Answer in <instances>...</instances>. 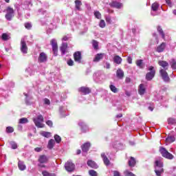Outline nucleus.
Here are the masks:
<instances>
[{
  "mask_svg": "<svg viewBox=\"0 0 176 176\" xmlns=\"http://www.w3.org/2000/svg\"><path fill=\"white\" fill-rule=\"evenodd\" d=\"M158 65L163 69L160 70V75L164 80V82H170V77L168 74H167V69H168L169 65L166 60H159Z\"/></svg>",
  "mask_w": 176,
  "mask_h": 176,
  "instance_id": "obj_1",
  "label": "nucleus"
},
{
  "mask_svg": "<svg viewBox=\"0 0 176 176\" xmlns=\"http://www.w3.org/2000/svg\"><path fill=\"white\" fill-rule=\"evenodd\" d=\"M155 173L157 176H162V174L164 173V170L163 169V162L160 160L155 161Z\"/></svg>",
  "mask_w": 176,
  "mask_h": 176,
  "instance_id": "obj_2",
  "label": "nucleus"
},
{
  "mask_svg": "<svg viewBox=\"0 0 176 176\" xmlns=\"http://www.w3.org/2000/svg\"><path fill=\"white\" fill-rule=\"evenodd\" d=\"M160 153L163 157H165V159H168L169 160H173V159H174V155L168 153V151L164 147H160Z\"/></svg>",
  "mask_w": 176,
  "mask_h": 176,
  "instance_id": "obj_3",
  "label": "nucleus"
},
{
  "mask_svg": "<svg viewBox=\"0 0 176 176\" xmlns=\"http://www.w3.org/2000/svg\"><path fill=\"white\" fill-rule=\"evenodd\" d=\"M33 121L36 127H38L39 129L45 127V124H43V116L42 115H39L36 118H33Z\"/></svg>",
  "mask_w": 176,
  "mask_h": 176,
  "instance_id": "obj_4",
  "label": "nucleus"
},
{
  "mask_svg": "<svg viewBox=\"0 0 176 176\" xmlns=\"http://www.w3.org/2000/svg\"><path fill=\"white\" fill-rule=\"evenodd\" d=\"M148 71L146 75V80H152L153 78H155V75L156 74V70H155V67L153 66L148 67Z\"/></svg>",
  "mask_w": 176,
  "mask_h": 176,
  "instance_id": "obj_5",
  "label": "nucleus"
},
{
  "mask_svg": "<svg viewBox=\"0 0 176 176\" xmlns=\"http://www.w3.org/2000/svg\"><path fill=\"white\" fill-rule=\"evenodd\" d=\"M105 76L101 72H97L94 74V80H95V82H102Z\"/></svg>",
  "mask_w": 176,
  "mask_h": 176,
  "instance_id": "obj_6",
  "label": "nucleus"
},
{
  "mask_svg": "<svg viewBox=\"0 0 176 176\" xmlns=\"http://www.w3.org/2000/svg\"><path fill=\"white\" fill-rule=\"evenodd\" d=\"M65 168L66 171L72 173L75 170V164L72 161H67L65 164Z\"/></svg>",
  "mask_w": 176,
  "mask_h": 176,
  "instance_id": "obj_7",
  "label": "nucleus"
},
{
  "mask_svg": "<svg viewBox=\"0 0 176 176\" xmlns=\"http://www.w3.org/2000/svg\"><path fill=\"white\" fill-rule=\"evenodd\" d=\"M28 50V47H27V43H25V37H24L21 41V52L23 54H27Z\"/></svg>",
  "mask_w": 176,
  "mask_h": 176,
  "instance_id": "obj_8",
  "label": "nucleus"
},
{
  "mask_svg": "<svg viewBox=\"0 0 176 176\" xmlns=\"http://www.w3.org/2000/svg\"><path fill=\"white\" fill-rule=\"evenodd\" d=\"M50 43L52 46V50L54 56H57V53H58V46L57 45V41L53 38L51 40Z\"/></svg>",
  "mask_w": 176,
  "mask_h": 176,
  "instance_id": "obj_9",
  "label": "nucleus"
},
{
  "mask_svg": "<svg viewBox=\"0 0 176 176\" xmlns=\"http://www.w3.org/2000/svg\"><path fill=\"white\" fill-rule=\"evenodd\" d=\"M14 16V10L13 8H8L7 9V13L6 14V19L10 21L12 20V18Z\"/></svg>",
  "mask_w": 176,
  "mask_h": 176,
  "instance_id": "obj_10",
  "label": "nucleus"
},
{
  "mask_svg": "<svg viewBox=\"0 0 176 176\" xmlns=\"http://www.w3.org/2000/svg\"><path fill=\"white\" fill-rule=\"evenodd\" d=\"M47 61V55L45 52L40 53L38 57V63H46Z\"/></svg>",
  "mask_w": 176,
  "mask_h": 176,
  "instance_id": "obj_11",
  "label": "nucleus"
},
{
  "mask_svg": "<svg viewBox=\"0 0 176 176\" xmlns=\"http://www.w3.org/2000/svg\"><path fill=\"white\" fill-rule=\"evenodd\" d=\"M74 61H76V63H80V62L82 61V53H80V52H76L74 54Z\"/></svg>",
  "mask_w": 176,
  "mask_h": 176,
  "instance_id": "obj_12",
  "label": "nucleus"
},
{
  "mask_svg": "<svg viewBox=\"0 0 176 176\" xmlns=\"http://www.w3.org/2000/svg\"><path fill=\"white\" fill-rule=\"evenodd\" d=\"M165 49H166V43H162L161 45L157 47L156 51L157 52V53H162L164 52Z\"/></svg>",
  "mask_w": 176,
  "mask_h": 176,
  "instance_id": "obj_13",
  "label": "nucleus"
},
{
  "mask_svg": "<svg viewBox=\"0 0 176 176\" xmlns=\"http://www.w3.org/2000/svg\"><path fill=\"white\" fill-rule=\"evenodd\" d=\"M87 166L91 167V168H98V165L96 164V162L91 160H89L87 162Z\"/></svg>",
  "mask_w": 176,
  "mask_h": 176,
  "instance_id": "obj_14",
  "label": "nucleus"
},
{
  "mask_svg": "<svg viewBox=\"0 0 176 176\" xmlns=\"http://www.w3.org/2000/svg\"><path fill=\"white\" fill-rule=\"evenodd\" d=\"M146 89L145 88V85L144 84H140L138 89V93L140 96H144L145 94Z\"/></svg>",
  "mask_w": 176,
  "mask_h": 176,
  "instance_id": "obj_15",
  "label": "nucleus"
},
{
  "mask_svg": "<svg viewBox=\"0 0 176 176\" xmlns=\"http://www.w3.org/2000/svg\"><path fill=\"white\" fill-rule=\"evenodd\" d=\"M104 54H98L95 56V58H94V63H98L100 60H102L104 58Z\"/></svg>",
  "mask_w": 176,
  "mask_h": 176,
  "instance_id": "obj_16",
  "label": "nucleus"
},
{
  "mask_svg": "<svg viewBox=\"0 0 176 176\" xmlns=\"http://www.w3.org/2000/svg\"><path fill=\"white\" fill-rule=\"evenodd\" d=\"M49 158L46 155H41L38 159L39 163L43 164V163H47Z\"/></svg>",
  "mask_w": 176,
  "mask_h": 176,
  "instance_id": "obj_17",
  "label": "nucleus"
},
{
  "mask_svg": "<svg viewBox=\"0 0 176 176\" xmlns=\"http://www.w3.org/2000/svg\"><path fill=\"white\" fill-rule=\"evenodd\" d=\"M78 91L80 93H82V94H89L90 93V89L85 87H82L78 89Z\"/></svg>",
  "mask_w": 176,
  "mask_h": 176,
  "instance_id": "obj_18",
  "label": "nucleus"
},
{
  "mask_svg": "<svg viewBox=\"0 0 176 176\" xmlns=\"http://www.w3.org/2000/svg\"><path fill=\"white\" fill-rule=\"evenodd\" d=\"M111 6H112V8H116L117 9H120L122 8L123 5L118 1H113L111 3Z\"/></svg>",
  "mask_w": 176,
  "mask_h": 176,
  "instance_id": "obj_19",
  "label": "nucleus"
},
{
  "mask_svg": "<svg viewBox=\"0 0 176 176\" xmlns=\"http://www.w3.org/2000/svg\"><path fill=\"white\" fill-rule=\"evenodd\" d=\"M82 152H88L89 151V148H90V143L87 142L85 143L82 146Z\"/></svg>",
  "mask_w": 176,
  "mask_h": 176,
  "instance_id": "obj_20",
  "label": "nucleus"
},
{
  "mask_svg": "<svg viewBox=\"0 0 176 176\" xmlns=\"http://www.w3.org/2000/svg\"><path fill=\"white\" fill-rule=\"evenodd\" d=\"M18 167L21 171H24L26 168L25 164L23 161H19Z\"/></svg>",
  "mask_w": 176,
  "mask_h": 176,
  "instance_id": "obj_21",
  "label": "nucleus"
},
{
  "mask_svg": "<svg viewBox=\"0 0 176 176\" xmlns=\"http://www.w3.org/2000/svg\"><path fill=\"white\" fill-rule=\"evenodd\" d=\"M68 45L66 43H63L60 47V52L62 54H65Z\"/></svg>",
  "mask_w": 176,
  "mask_h": 176,
  "instance_id": "obj_22",
  "label": "nucleus"
},
{
  "mask_svg": "<svg viewBox=\"0 0 176 176\" xmlns=\"http://www.w3.org/2000/svg\"><path fill=\"white\" fill-rule=\"evenodd\" d=\"M122 59L120 56L118 55H115L113 57V62L116 63V64H122Z\"/></svg>",
  "mask_w": 176,
  "mask_h": 176,
  "instance_id": "obj_23",
  "label": "nucleus"
},
{
  "mask_svg": "<svg viewBox=\"0 0 176 176\" xmlns=\"http://www.w3.org/2000/svg\"><path fill=\"white\" fill-rule=\"evenodd\" d=\"M175 141V137L173 135H168L166 139V142L167 144H171L172 142H174Z\"/></svg>",
  "mask_w": 176,
  "mask_h": 176,
  "instance_id": "obj_24",
  "label": "nucleus"
},
{
  "mask_svg": "<svg viewBox=\"0 0 176 176\" xmlns=\"http://www.w3.org/2000/svg\"><path fill=\"white\" fill-rule=\"evenodd\" d=\"M101 157L103 160V162L106 166H108L109 164V160H108V157L105 155V153H102L101 154Z\"/></svg>",
  "mask_w": 176,
  "mask_h": 176,
  "instance_id": "obj_25",
  "label": "nucleus"
},
{
  "mask_svg": "<svg viewBox=\"0 0 176 176\" xmlns=\"http://www.w3.org/2000/svg\"><path fill=\"white\" fill-rule=\"evenodd\" d=\"M82 6V1H79V0H76L75 1V7L76 10H82V9L80 8V7Z\"/></svg>",
  "mask_w": 176,
  "mask_h": 176,
  "instance_id": "obj_26",
  "label": "nucleus"
},
{
  "mask_svg": "<svg viewBox=\"0 0 176 176\" xmlns=\"http://www.w3.org/2000/svg\"><path fill=\"white\" fill-rule=\"evenodd\" d=\"M56 144V142L54 141V140L51 139L49 142H48V145H47V148L48 149H53V148L54 147V144Z\"/></svg>",
  "mask_w": 176,
  "mask_h": 176,
  "instance_id": "obj_27",
  "label": "nucleus"
},
{
  "mask_svg": "<svg viewBox=\"0 0 176 176\" xmlns=\"http://www.w3.org/2000/svg\"><path fill=\"white\" fill-rule=\"evenodd\" d=\"M41 135L45 137V138H50L52 137V133L50 132L41 131L40 132Z\"/></svg>",
  "mask_w": 176,
  "mask_h": 176,
  "instance_id": "obj_28",
  "label": "nucleus"
},
{
  "mask_svg": "<svg viewBox=\"0 0 176 176\" xmlns=\"http://www.w3.org/2000/svg\"><path fill=\"white\" fill-rule=\"evenodd\" d=\"M78 124L79 126H80L83 133H86V131H87L88 130L87 126L85 124L84 122H79Z\"/></svg>",
  "mask_w": 176,
  "mask_h": 176,
  "instance_id": "obj_29",
  "label": "nucleus"
},
{
  "mask_svg": "<svg viewBox=\"0 0 176 176\" xmlns=\"http://www.w3.org/2000/svg\"><path fill=\"white\" fill-rule=\"evenodd\" d=\"M153 12H156L159 9V3L157 2L153 3L151 6Z\"/></svg>",
  "mask_w": 176,
  "mask_h": 176,
  "instance_id": "obj_30",
  "label": "nucleus"
},
{
  "mask_svg": "<svg viewBox=\"0 0 176 176\" xmlns=\"http://www.w3.org/2000/svg\"><path fill=\"white\" fill-rule=\"evenodd\" d=\"M129 166H130V167H134V166H135V159H134V157H131L129 161Z\"/></svg>",
  "mask_w": 176,
  "mask_h": 176,
  "instance_id": "obj_31",
  "label": "nucleus"
},
{
  "mask_svg": "<svg viewBox=\"0 0 176 176\" xmlns=\"http://www.w3.org/2000/svg\"><path fill=\"white\" fill-rule=\"evenodd\" d=\"M124 76V73L123 72V70L119 69L117 70V76L118 78H123V76Z\"/></svg>",
  "mask_w": 176,
  "mask_h": 176,
  "instance_id": "obj_32",
  "label": "nucleus"
},
{
  "mask_svg": "<svg viewBox=\"0 0 176 176\" xmlns=\"http://www.w3.org/2000/svg\"><path fill=\"white\" fill-rule=\"evenodd\" d=\"M157 32H159L160 35H161L162 39H164V32H163V29L160 26L157 27Z\"/></svg>",
  "mask_w": 176,
  "mask_h": 176,
  "instance_id": "obj_33",
  "label": "nucleus"
},
{
  "mask_svg": "<svg viewBox=\"0 0 176 176\" xmlns=\"http://www.w3.org/2000/svg\"><path fill=\"white\" fill-rule=\"evenodd\" d=\"M170 65L173 69H176V60L175 59H171L170 60Z\"/></svg>",
  "mask_w": 176,
  "mask_h": 176,
  "instance_id": "obj_34",
  "label": "nucleus"
},
{
  "mask_svg": "<svg viewBox=\"0 0 176 176\" xmlns=\"http://www.w3.org/2000/svg\"><path fill=\"white\" fill-rule=\"evenodd\" d=\"M136 65L139 67V68H144V63H142V60H138L136 61Z\"/></svg>",
  "mask_w": 176,
  "mask_h": 176,
  "instance_id": "obj_35",
  "label": "nucleus"
},
{
  "mask_svg": "<svg viewBox=\"0 0 176 176\" xmlns=\"http://www.w3.org/2000/svg\"><path fill=\"white\" fill-rule=\"evenodd\" d=\"M109 88L113 93H118V88H116V87L113 85H110Z\"/></svg>",
  "mask_w": 176,
  "mask_h": 176,
  "instance_id": "obj_36",
  "label": "nucleus"
},
{
  "mask_svg": "<svg viewBox=\"0 0 176 176\" xmlns=\"http://www.w3.org/2000/svg\"><path fill=\"white\" fill-rule=\"evenodd\" d=\"M175 123H176L175 119H174L173 118H168V124H175Z\"/></svg>",
  "mask_w": 176,
  "mask_h": 176,
  "instance_id": "obj_37",
  "label": "nucleus"
},
{
  "mask_svg": "<svg viewBox=\"0 0 176 176\" xmlns=\"http://www.w3.org/2000/svg\"><path fill=\"white\" fill-rule=\"evenodd\" d=\"M28 122V119L25 118H23L19 119V123H20L21 124H25V123H27Z\"/></svg>",
  "mask_w": 176,
  "mask_h": 176,
  "instance_id": "obj_38",
  "label": "nucleus"
},
{
  "mask_svg": "<svg viewBox=\"0 0 176 176\" xmlns=\"http://www.w3.org/2000/svg\"><path fill=\"white\" fill-rule=\"evenodd\" d=\"M92 45H93V47L97 50V49H98V42H97V41L96 40H94L92 41Z\"/></svg>",
  "mask_w": 176,
  "mask_h": 176,
  "instance_id": "obj_39",
  "label": "nucleus"
},
{
  "mask_svg": "<svg viewBox=\"0 0 176 176\" xmlns=\"http://www.w3.org/2000/svg\"><path fill=\"white\" fill-rule=\"evenodd\" d=\"M54 140L57 144H60V142H61V137H60L58 135H54Z\"/></svg>",
  "mask_w": 176,
  "mask_h": 176,
  "instance_id": "obj_40",
  "label": "nucleus"
},
{
  "mask_svg": "<svg viewBox=\"0 0 176 176\" xmlns=\"http://www.w3.org/2000/svg\"><path fill=\"white\" fill-rule=\"evenodd\" d=\"M89 175L90 176H98V174L94 170H89Z\"/></svg>",
  "mask_w": 176,
  "mask_h": 176,
  "instance_id": "obj_41",
  "label": "nucleus"
},
{
  "mask_svg": "<svg viewBox=\"0 0 176 176\" xmlns=\"http://www.w3.org/2000/svg\"><path fill=\"white\" fill-rule=\"evenodd\" d=\"M124 175L126 176H136L133 173L130 172L129 170H126L124 172Z\"/></svg>",
  "mask_w": 176,
  "mask_h": 176,
  "instance_id": "obj_42",
  "label": "nucleus"
},
{
  "mask_svg": "<svg viewBox=\"0 0 176 176\" xmlns=\"http://www.w3.org/2000/svg\"><path fill=\"white\" fill-rule=\"evenodd\" d=\"M105 25H106L105 21L100 20V23H99V26L100 27V28H104Z\"/></svg>",
  "mask_w": 176,
  "mask_h": 176,
  "instance_id": "obj_43",
  "label": "nucleus"
},
{
  "mask_svg": "<svg viewBox=\"0 0 176 176\" xmlns=\"http://www.w3.org/2000/svg\"><path fill=\"white\" fill-rule=\"evenodd\" d=\"M10 145L12 149H17V144L14 142H11Z\"/></svg>",
  "mask_w": 176,
  "mask_h": 176,
  "instance_id": "obj_44",
  "label": "nucleus"
},
{
  "mask_svg": "<svg viewBox=\"0 0 176 176\" xmlns=\"http://www.w3.org/2000/svg\"><path fill=\"white\" fill-rule=\"evenodd\" d=\"M2 39L3 41H8V39H9V36L6 33H3L2 34Z\"/></svg>",
  "mask_w": 176,
  "mask_h": 176,
  "instance_id": "obj_45",
  "label": "nucleus"
},
{
  "mask_svg": "<svg viewBox=\"0 0 176 176\" xmlns=\"http://www.w3.org/2000/svg\"><path fill=\"white\" fill-rule=\"evenodd\" d=\"M94 16L96 17V19H101V13L98 11H96L94 12Z\"/></svg>",
  "mask_w": 176,
  "mask_h": 176,
  "instance_id": "obj_46",
  "label": "nucleus"
},
{
  "mask_svg": "<svg viewBox=\"0 0 176 176\" xmlns=\"http://www.w3.org/2000/svg\"><path fill=\"white\" fill-rule=\"evenodd\" d=\"M6 131L7 133H13V131H14V129H13V127L12 126H8L6 128Z\"/></svg>",
  "mask_w": 176,
  "mask_h": 176,
  "instance_id": "obj_47",
  "label": "nucleus"
},
{
  "mask_svg": "<svg viewBox=\"0 0 176 176\" xmlns=\"http://www.w3.org/2000/svg\"><path fill=\"white\" fill-rule=\"evenodd\" d=\"M42 174L43 176H53L54 175L52 173H49L47 171H43Z\"/></svg>",
  "mask_w": 176,
  "mask_h": 176,
  "instance_id": "obj_48",
  "label": "nucleus"
},
{
  "mask_svg": "<svg viewBox=\"0 0 176 176\" xmlns=\"http://www.w3.org/2000/svg\"><path fill=\"white\" fill-rule=\"evenodd\" d=\"M43 102L45 104V105H50V100L47 98H44Z\"/></svg>",
  "mask_w": 176,
  "mask_h": 176,
  "instance_id": "obj_49",
  "label": "nucleus"
},
{
  "mask_svg": "<svg viewBox=\"0 0 176 176\" xmlns=\"http://www.w3.org/2000/svg\"><path fill=\"white\" fill-rule=\"evenodd\" d=\"M104 67L106 68L107 69H109V68H111V64L108 62H106Z\"/></svg>",
  "mask_w": 176,
  "mask_h": 176,
  "instance_id": "obj_50",
  "label": "nucleus"
},
{
  "mask_svg": "<svg viewBox=\"0 0 176 176\" xmlns=\"http://www.w3.org/2000/svg\"><path fill=\"white\" fill-rule=\"evenodd\" d=\"M25 28H27V30H30L32 25H31V23H25Z\"/></svg>",
  "mask_w": 176,
  "mask_h": 176,
  "instance_id": "obj_51",
  "label": "nucleus"
},
{
  "mask_svg": "<svg viewBox=\"0 0 176 176\" xmlns=\"http://www.w3.org/2000/svg\"><path fill=\"white\" fill-rule=\"evenodd\" d=\"M46 124H47V126H49L50 127H52L53 126V122H52V120H47L46 122Z\"/></svg>",
  "mask_w": 176,
  "mask_h": 176,
  "instance_id": "obj_52",
  "label": "nucleus"
},
{
  "mask_svg": "<svg viewBox=\"0 0 176 176\" xmlns=\"http://www.w3.org/2000/svg\"><path fill=\"white\" fill-rule=\"evenodd\" d=\"M67 65H69V67H72V65H74V60L69 59L67 60Z\"/></svg>",
  "mask_w": 176,
  "mask_h": 176,
  "instance_id": "obj_53",
  "label": "nucleus"
},
{
  "mask_svg": "<svg viewBox=\"0 0 176 176\" xmlns=\"http://www.w3.org/2000/svg\"><path fill=\"white\" fill-rule=\"evenodd\" d=\"M127 61L129 64H133V58L131 56H128Z\"/></svg>",
  "mask_w": 176,
  "mask_h": 176,
  "instance_id": "obj_54",
  "label": "nucleus"
},
{
  "mask_svg": "<svg viewBox=\"0 0 176 176\" xmlns=\"http://www.w3.org/2000/svg\"><path fill=\"white\" fill-rule=\"evenodd\" d=\"M113 176H120V173L118 170L113 171Z\"/></svg>",
  "mask_w": 176,
  "mask_h": 176,
  "instance_id": "obj_55",
  "label": "nucleus"
},
{
  "mask_svg": "<svg viewBox=\"0 0 176 176\" xmlns=\"http://www.w3.org/2000/svg\"><path fill=\"white\" fill-rule=\"evenodd\" d=\"M106 21H107V23H109V24H111L112 21L111 20V18L109 16H107Z\"/></svg>",
  "mask_w": 176,
  "mask_h": 176,
  "instance_id": "obj_56",
  "label": "nucleus"
},
{
  "mask_svg": "<svg viewBox=\"0 0 176 176\" xmlns=\"http://www.w3.org/2000/svg\"><path fill=\"white\" fill-rule=\"evenodd\" d=\"M34 151L36 152H41V151H42V148L37 147V148H34Z\"/></svg>",
  "mask_w": 176,
  "mask_h": 176,
  "instance_id": "obj_57",
  "label": "nucleus"
},
{
  "mask_svg": "<svg viewBox=\"0 0 176 176\" xmlns=\"http://www.w3.org/2000/svg\"><path fill=\"white\" fill-rule=\"evenodd\" d=\"M166 2L169 6H171V0H166Z\"/></svg>",
  "mask_w": 176,
  "mask_h": 176,
  "instance_id": "obj_58",
  "label": "nucleus"
},
{
  "mask_svg": "<svg viewBox=\"0 0 176 176\" xmlns=\"http://www.w3.org/2000/svg\"><path fill=\"white\" fill-rule=\"evenodd\" d=\"M122 116H123V115L122 113H120L116 116V118H122Z\"/></svg>",
  "mask_w": 176,
  "mask_h": 176,
  "instance_id": "obj_59",
  "label": "nucleus"
},
{
  "mask_svg": "<svg viewBox=\"0 0 176 176\" xmlns=\"http://www.w3.org/2000/svg\"><path fill=\"white\" fill-rule=\"evenodd\" d=\"M63 41H68V37L64 36V37L63 38Z\"/></svg>",
  "mask_w": 176,
  "mask_h": 176,
  "instance_id": "obj_60",
  "label": "nucleus"
},
{
  "mask_svg": "<svg viewBox=\"0 0 176 176\" xmlns=\"http://www.w3.org/2000/svg\"><path fill=\"white\" fill-rule=\"evenodd\" d=\"M126 82L127 83H129V82H130V78H126Z\"/></svg>",
  "mask_w": 176,
  "mask_h": 176,
  "instance_id": "obj_61",
  "label": "nucleus"
},
{
  "mask_svg": "<svg viewBox=\"0 0 176 176\" xmlns=\"http://www.w3.org/2000/svg\"><path fill=\"white\" fill-rule=\"evenodd\" d=\"M126 96H130V92L126 91L125 93Z\"/></svg>",
  "mask_w": 176,
  "mask_h": 176,
  "instance_id": "obj_62",
  "label": "nucleus"
},
{
  "mask_svg": "<svg viewBox=\"0 0 176 176\" xmlns=\"http://www.w3.org/2000/svg\"><path fill=\"white\" fill-rule=\"evenodd\" d=\"M81 151L80 150H77V155H80Z\"/></svg>",
  "mask_w": 176,
  "mask_h": 176,
  "instance_id": "obj_63",
  "label": "nucleus"
},
{
  "mask_svg": "<svg viewBox=\"0 0 176 176\" xmlns=\"http://www.w3.org/2000/svg\"><path fill=\"white\" fill-rule=\"evenodd\" d=\"M173 13V14H175L176 16V10H174Z\"/></svg>",
  "mask_w": 176,
  "mask_h": 176,
  "instance_id": "obj_64",
  "label": "nucleus"
}]
</instances>
